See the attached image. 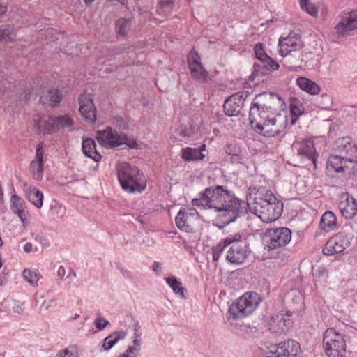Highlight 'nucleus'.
<instances>
[{"label": "nucleus", "instance_id": "obj_4", "mask_svg": "<svg viewBox=\"0 0 357 357\" xmlns=\"http://www.w3.org/2000/svg\"><path fill=\"white\" fill-rule=\"evenodd\" d=\"M118 180L121 188L127 192H141L146 188L144 175L139 169L127 162H121L116 167Z\"/></svg>", "mask_w": 357, "mask_h": 357}, {"label": "nucleus", "instance_id": "obj_24", "mask_svg": "<svg viewBox=\"0 0 357 357\" xmlns=\"http://www.w3.org/2000/svg\"><path fill=\"white\" fill-rule=\"evenodd\" d=\"M348 160L340 155H331L328 157L326 163V170L328 174L344 172L346 163Z\"/></svg>", "mask_w": 357, "mask_h": 357}, {"label": "nucleus", "instance_id": "obj_55", "mask_svg": "<svg viewBox=\"0 0 357 357\" xmlns=\"http://www.w3.org/2000/svg\"><path fill=\"white\" fill-rule=\"evenodd\" d=\"M121 273L123 275V276H124L125 278H132V273L126 268H121Z\"/></svg>", "mask_w": 357, "mask_h": 357}, {"label": "nucleus", "instance_id": "obj_8", "mask_svg": "<svg viewBox=\"0 0 357 357\" xmlns=\"http://www.w3.org/2000/svg\"><path fill=\"white\" fill-rule=\"evenodd\" d=\"M224 243L229 248L226 259L231 264H242L248 255V243L239 234L228 236L224 239Z\"/></svg>", "mask_w": 357, "mask_h": 357}, {"label": "nucleus", "instance_id": "obj_41", "mask_svg": "<svg viewBox=\"0 0 357 357\" xmlns=\"http://www.w3.org/2000/svg\"><path fill=\"white\" fill-rule=\"evenodd\" d=\"M301 7L304 11L313 17H316L318 14L317 8L309 0H301Z\"/></svg>", "mask_w": 357, "mask_h": 357}, {"label": "nucleus", "instance_id": "obj_31", "mask_svg": "<svg viewBox=\"0 0 357 357\" xmlns=\"http://www.w3.org/2000/svg\"><path fill=\"white\" fill-rule=\"evenodd\" d=\"M54 132H57L61 129L70 128L73 124V120L68 115L52 116Z\"/></svg>", "mask_w": 357, "mask_h": 357}, {"label": "nucleus", "instance_id": "obj_25", "mask_svg": "<svg viewBox=\"0 0 357 357\" xmlns=\"http://www.w3.org/2000/svg\"><path fill=\"white\" fill-rule=\"evenodd\" d=\"M11 210L17 214L23 224H26L29 220V212L25 208L24 201L17 195H13L10 198Z\"/></svg>", "mask_w": 357, "mask_h": 357}, {"label": "nucleus", "instance_id": "obj_58", "mask_svg": "<svg viewBox=\"0 0 357 357\" xmlns=\"http://www.w3.org/2000/svg\"><path fill=\"white\" fill-rule=\"evenodd\" d=\"M32 244L31 243H26L24 246V251L26 253L31 252Z\"/></svg>", "mask_w": 357, "mask_h": 357}, {"label": "nucleus", "instance_id": "obj_26", "mask_svg": "<svg viewBox=\"0 0 357 357\" xmlns=\"http://www.w3.org/2000/svg\"><path fill=\"white\" fill-rule=\"evenodd\" d=\"M127 332L123 330L116 331L107 336L100 343V351H109L119 341L124 340Z\"/></svg>", "mask_w": 357, "mask_h": 357}, {"label": "nucleus", "instance_id": "obj_54", "mask_svg": "<svg viewBox=\"0 0 357 357\" xmlns=\"http://www.w3.org/2000/svg\"><path fill=\"white\" fill-rule=\"evenodd\" d=\"M175 0H161L160 7L162 8H169L174 3Z\"/></svg>", "mask_w": 357, "mask_h": 357}, {"label": "nucleus", "instance_id": "obj_57", "mask_svg": "<svg viewBox=\"0 0 357 357\" xmlns=\"http://www.w3.org/2000/svg\"><path fill=\"white\" fill-rule=\"evenodd\" d=\"M153 270L156 273H159L161 270L160 264L159 262L154 261L153 264Z\"/></svg>", "mask_w": 357, "mask_h": 357}, {"label": "nucleus", "instance_id": "obj_16", "mask_svg": "<svg viewBox=\"0 0 357 357\" xmlns=\"http://www.w3.org/2000/svg\"><path fill=\"white\" fill-rule=\"evenodd\" d=\"M349 243L345 234H337L327 241L323 249V253L326 255L341 253L349 246Z\"/></svg>", "mask_w": 357, "mask_h": 357}, {"label": "nucleus", "instance_id": "obj_36", "mask_svg": "<svg viewBox=\"0 0 357 357\" xmlns=\"http://www.w3.org/2000/svg\"><path fill=\"white\" fill-rule=\"evenodd\" d=\"M130 28V20L121 18L116 22V30L118 35L126 36Z\"/></svg>", "mask_w": 357, "mask_h": 357}, {"label": "nucleus", "instance_id": "obj_42", "mask_svg": "<svg viewBox=\"0 0 357 357\" xmlns=\"http://www.w3.org/2000/svg\"><path fill=\"white\" fill-rule=\"evenodd\" d=\"M199 198H195L192 199V204L194 206L199 208L200 209L208 208L206 205V199H205L204 190L202 191L199 194Z\"/></svg>", "mask_w": 357, "mask_h": 357}, {"label": "nucleus", "instance_id": "obj_49", "mask_svg": "<svg viewBox=\"0 0 357 357\" xmlns=\"http://www.w3.org/2000/svg\"><path fill=\"white\" fill-rule=\"evenodd\" d=\"M264 68H263V65L261 63H254L253 65V73L252 76H259L260 75H264L265 73L264 72Z\"/></svg>", "mask_w": 357, "mask_h": 357}, {"label": "nucleus", "instance_id": "obj_1", "mask_svg": "<svg viewBox=\"0 0 357 357\" xmlns=\"http://www.w3.org/2000/svg\"><path fill=\"white\" fill-rule=\"evenodd\" d=\"M204 195L207 207L216 211L218 218L224 225L235 221L245 208V202L236 197L231 191L222 185L206 188Z\"/></svg>", "mask_w": 357, "mask_h": 357}, {"label": "nucleus", "instance_id": "obj_12", "mask_svg": "<svg viewBox=\"0 0 357 357\" xmlns=\"http://www.w3.org/2000/svg\"><path fill=\"white\" fill-rule=\"evenodd\" d=\"M264 237L268 250H273L287 245L292 236L289 228L282 227L267 229Z\"/></svg>", "mask_w": 357, "mask_h": 357}, {"label": "nucleus", "instance_id": "obj_52", "mask_svg": "<svg viewBox=\"0 0 357 357\" xmlns=\"http://www.w3.org/2000/svg\"><path fill=\"white\" fill-rule=\"evenodd\" d=\"M231 160L233 163L242 164L244 162V157L242 153H237L234 155L231 156Z\"/></svg>", "mask_w": 357, "mask_h": 357}, {"label": "nucleus", "instance_id": "obj_39", "mask_svg": "<svg viewBox=\"0 0 357 357\" xmlns=\"http://www.w3.org/2000/svg\"><path fill=\"white\" fill-rule=\"evenodd\" d=\"M23 278L32 286L36 285L40 279L38 274L35 271L26 268L23 271Z\"/></svg>", "mask_w": 357, "mask_h": 357}, {"label": "nucleus", "instance_id": "obj_62", "mask_svg": "<svg viewBox=\"0 0 357 357\" xmlns=\"http://www.w3.org/2000/svg\"><path fill=\"white\" fill-rule=\"evenodd\" d=\"M3 245V240L1 239V238L0 237V247H1Z\"/></svg>", "mask_w": 357, "mask_h": 357}, {"label": "nucleus", "instance_id": "obj_50", "mask_svg": "<svg viewBox=\"0 0 357 357\" xmlns=\"http://www.w3.org/2000/svg\"><path fill=\"white\" fill-rule=\"evenodd\" d=\"M225 151L230 156L241 153V151L238 146L232 144L228 145Z\"/></svg>", "mask_w": 357, "mask_h": 357}, {"label": "nucleus", "instance_id": "obj_35", "mask_svg": "<svg viewBox=\"0 0 357 357\" xmlns=\"http://www.w3.org/2000/svg\"><path fill=\"white\" fill-rule=\"evenodd\" d=\"M27 198L36 208H40L43 206V195L40 190L33 188Z\"/></svg>", "mask_w": 357, "mask_h": 357}, {"label": "nucleus", "instance_id": "obj_44", "mask_svg": "<svg viewBox=\"0 0 357 357\" xmlns=\"http://www.w3.org/2000/svg\"><path fill=\"white\" fill-rule=\"evenodd\" d=\"M227 248V245L224 243V239L220 241L216 246L212 249L213 260L217 261L224 250Z\"/></svg>", "mask_w": 357, "mask_h": 357}, {"label": "nucleus", "instance_id": "obj_43", "mask_svg": "<svg viewBox=\"0 0 357 357\" xmlns=\"http://www.w3.org/2000/svg\"><path fill=\"white\" fill-rule=\"evenodd\" d=\"M260 63H261L263 65V68L268 70L275 71L277 70L280 67L279 64L269 56H268L265 59L262 60Z\"/></svg>", "mask_w": 357, "mask_h": 357}, {"label": "nucleus", "instance_id": "obj_13", "mask_svg": "<svg viewBox=\"0 0 357 357\" xmlns=\"http://www.w3.org/2000/svg\"><path fill=\"white\" fill-rule=\"evenodd\" d=\"M332 150L348 160L354 162L357 155V146L351 138L343 137L337 139L333 144Z\"/></svg>", "mask_w": 357, "mask_h": 357}, {"label": "nucleus", "instance_id": "obj_56", "mask_svg": "<svg viewBox=\"0 0 357 357\" xmlns=\"http://www.w3.org/2000/svg\"><path fill=\"white\" fill-rule=\"evenodd\" d=\"M139 328L140 326L139 324V322L137 321L134 326L135 333L133 336V340L135 338V335L137 333L139 335V340L141 341V334L139 333Z\"/></svg>", "mask_w": 357, "mask_h": 357}, {"label": "nucleus", "instance_id": "obj_34", "mask_svg": "<svg viewBox=\"0 0 357 357\" xmlns=\"http://www.w3.org/2000/svg\"><path fill=\"white\" fill-rule=\"evenodd\" d=\"M204 157V155L197 149L188 147L182 150V158L185 160H202Z\"/></svg>", "mask_w": 357, "mask_h": 357}, {"label": "nucleus", "instance_id": "obj_40", "mask_svg": "<svg viewBox=\"0 0 357 357\" xmlns=\"http://www.w3.org/2000/svg\"><path fill=\"white\" fill-rule=\"evenodd\" d=\"M13 28L9 25L0 26V41L7 42L12 39Z\"/></svg>", "mask_w": 357, "mask_h": 357}, {"label": "nucleus", "instance_id": "obj_19", "mask_svg": "<svg viewBox=\"0 0 357 357\" xmlns=\"http://www.w3.org/2000/svg\"><path fill=\"white\" fill-rule=\"evenodd\" d=\"M43 144L40 143L36 147L35 157L30 165V171L33 178L37 181L42 180L43 176Z\"/></svg>", "mask_w": 357, "mask_h": 357}, {"label": "nucleus", "instance_id": "obj_51", "mask_svg": "<svg viewBox=\"0 0 357 357\" xmlns=\"http://www.w3.org/2000/svg\"><path fill=\"white\" fill-rule=\"evenodd\" d=\"M313 274L315 276H324L327 275V271L324 266H319L313 270Z\"/></svg>", "mask_w": 357, "mask_h": 357}, {"label": "nucleus", "instance_id": "obj_64", "mask_svg": "<svg viewBox=\"0 0 357 357\" xmlns=\"http://www.w3.org/2000/svg\"><path fill=\"white\" fill-rule=\"evenodd\" d=\"M296 119L291 120V123L294 124L296 123Z\"/></svg>", "mask_w": 357, "mask_h": 357}, {"label": "nucleus", "instance_id": "obj_15", "mask_svg": "<svg viewBox=\"0 0 357 357\" xmlns=\"http://www.w3.org/2000/svg\"><path fill=\"white\" fill-rule=\"evenodd\" d=\"M292 150L301 160H308L316 165V150L312 140L296 141L292 144Z\"/></svg>", "mask_w": 357, "mask_h": 357}, {"label": "nucleus", "instance_id": "obj_59", "mask_svg": "<svg viewBox=\"0 0 357 357\" xmlns=\"http://www.w3.org/2000/svg\"><path fill=\"white\" fill-rule=\"evenodd\" d=\"M7 11V7L6 5L0 3V15L6 13Z\"/></svg>", "mask_w": 357, "mask_h": 357}, {"label": "nucleus", "instance_id": "obj_63", "mask_svg": "<svg viewBox=\"0 0 357 357\" xmlns=\"http://www.w3.org/2000/svg\"><path fill=\"white\" fill-rule=\"evenodd\" d=\"M205 149V145L203 144L202 146H201V149H199L200 151L202 150V149Z\"/></svg>", "mask_w": 357, "mask_h": 357}, {"label": "nucleus", "instance_id": "obj_6", "mask_svg": "<svg viewBox=\"0 0 357 357\" xmlns=\"http://www.w3.org/2000/svg\"><path fill=\"white\" fill-rule=\"evenodd\" d=\"M257 119L254 128L261 135L266 137H273L284 130L287 125V119L280 112Z\"/></svg>", "mask_w": 357, "mask_h": 357}, {"label": "nucleus", "instance_id": "obj_27", "mask_svg": "<svg viewBox=\"0 0 357 357\" xmlns=\"http://www.w3.org/2000/svg\"><path fill=\"white\" fill-rule=\"evenodd\" d=\"M62 99L61 91L58 89H51L41 96L40 100L43 105L54 107L58 105Z\"/></svg>", "mask_w": 357, "mask_h": 357}, {"label": "nucleus", "instance_id": "obj_9", "mask_svg": "<svg viewBox=\"0 0 357 357\" xmlns=\"http://www.w3.org/2000/svg\"><path fill=\"white\" fill-rule=\"evenodd\" d=\"M323 345L328 357H344L346 342L344 336L334 328H328L324 335Z\"/></svg>", "mask_w": 357, "mask_h": 357}, {"label": "nucleus", "instance_id": "obj_28", "mask_svg": "<svg viewBox=\"0 0 357 357\" xmlns=\"http://www.w3.org/2000/svg\"><path fill=\"white\" fill-rule=\"evenodd\" d=\"M290 325V320L284 318L283 314H277L270 322V330L275 333L280 334L285 332Z\"/></svg>", "mask_w": 357, "mask_h": 357}, {"label": "nucleus", "instance_id": "obj_23", "mask_svg": "<svg viewBox=\"0 0 357 357\" xmlns=\"http://www.w3.org/2000/svg\"><path fill=\"white\" fill-rule=\"evenodd\" d=\"M338 208L342 213V215L345 218H353L357 211V203L356 200L347 195H342L340 197L338 204Z\"/></svg>", "mask_w": 357, "mask_h": 357}, {"label": "nucleus", "instance_id": "obj_14", "mask_svg": "<svg viewBox=\"0 0 357 357\" xmlns=\"http://www.w3.org/2000/svg\"><path fill=\"white\" fill-rule=\"evenodd\" d=\"M338 36H344L357 29V10L343 13L339 16V21L335 26Z\"/></svg>", "mask_w": 357, "mask_h": 357}, {"label": "nucleus", "instance_id": "obj_38", "mask_svg": "<svg viewBox=\"0 0 357 357\" xmlns=\"http://www.w3.org/2000/svg\"><path fill=\"white\" fill-rule=\"evenodd\" d=\"M66 273L65 268L63 266H60L57 270V277L61 280H68V283L70 284L76 277V273L70 269L66 276Z\"/></svg>", "mask_w": 357, "mask_h": 357}, {"label": "nucleus", "instance_id": "obj_47", "mask_svg": "<svg viewBox=\"0 0 357 357\" xmlns=\"http://www.w3.org/2000/svg\"><path fill=\"white\" fill-rule=\"evenodd\" d=\"M109 321L103 317H98L94 321V324L98 330H103L109 325Z\"/></svg>", "mask_w": 357, "mask_h": 357}, {"label": "nucleus", "instance_id": "obj_7", "mask_svg": "<svg viewBox=\"0 0 357 357\" xmlns=\"http://www.w3.org/2000/svg\"><path fill=\"white\" fill-rule=\"evenodd\" d=\"M261 301L260 296L257 293H245L230 306L229 313L234 319L245 318L253 313Z\"/></svg>", "mask_w": 357, "mask_h": 357}, {"label": "nucleus", "instance_id": "obj_29", "mask_svg": "<svg viewBox=\"0 0 357 357\" xmlns=\"http://www.w3.org/2000/svg\"><path fill=\"white\" fill-rule=\"evenodd\" d=\"M82 149L86 157L93 159L95 162H98L100 160L101 155L97 151L96 142L93 139H83Z\"/></svg>", "mask_w": 357, "mask_h": 357}, {"label": "nucleus", "instance_id": "obj_46", "mask_svg": "<svg viewBox=\"0 0 357 357\" xmlns=\"http://www.w3.org/2000/svg\"><path fill=\"white\" fill-rule=\"evenodd\" d=\"M255 53L257 59L261 62L262 60L265 59L268 55L264 50L262 43H257L254 47Z\"/></svg>", "mask_w": 357, "mask_h": 357}, {"label": "nucleus", "instance_id": "obj_53", "mask_svg": "<svg viewBox=\"0 0 357 357\" xmlns=\"http://www.w3.org/2000/svg\"><path fill=\"white\" fill-rule=\"evenodd\" d=\"M53 302H54V300H50L47 303L45 301H44L43 302L41 306L39 307L40 312H46V311L49 310V309L51 307L52 303Z\"/></svg>", "mask_w": 357, "mask_h": 357}, {"label": "nucleus", "instance_id": "obj_18", "mask_svg": "<svg viewBox=\"0 0 357 357\" xmlns=\"http://www.w3.org/2000/svg\"><path fill=\"white\" fill-rule=\"evenodd\" d=\"M197 215V211L193 208H181L175 218L176 226L185 231L192 230L193 220L195 219Z\"/></svg>", "mask_w": 357, "mask_h": 357}, {"label": "nucleus", "instance_id": "obj_11", "mask_svg": "<svg viewBox=\"0 0 357 357\" xmlns=\"http://www.w3.org/2000/svg\"><path fill=\"white\" fill-rule=\"evenodd\" d=\"M264 354L266 357H301L302 351L298 342L288 340L268 346Z\"/></svg>", "mask_w": 357, "mask_h": 357}, {"label": "nucleus", "instance_id": "obj_48", "mask_svg": "<svg viewBox=\"0 0 357 357\" xmlns=\"http://www.w3.org/2000/svg\"><path fill=\"white\" fill-rule=\"evenodd\" d=\"M23 311V303H21L20 301L14 302L13 305L10 309V312L14 314H22Z\"/></svg>", "mask_w": 357, "mask_h": 357}, {"label": "nucleus", "instance_id": "obj_20", "mask_svg": "<svg viewBox=\"0 0 357 357\" xmlns=\"http://www.w3.org/2000/svg\"><path fill=\"white\" fill-rule=\"evenodd\" d=\"M188 63L193 77L201 80L206 79L208 72L200 63V57L197 52H190L188 55Z\"/></svg>", "mask_w": 357, "mask_h": 357}, {"label": "nucleus", "instance_id": "obj_60", "mask_svg": "<svg viewBox=\"0 0 357 357\" xmlns=\"http://www.w3.org/2000/svg\"><path fill=\"white\" fill-rule=\"evenodd\" d=\"M95 0H84V3L87 5H89L91 4V3H93Z\"/></svg>", "mask_w": 357, "mask_h": 357}, {"label": "nucleus", "instance_id": "obj_32", "mask_svg": "<svg viewBox=\"0 0 357 357\" xmlns=\"http://www.w3.org/2000/svg\"><path fill=\"white\" fill-rule=\"evenodd\" d=\"M337 225V218L331 211L325 212L321 218L320 226L325 231L333 230Z\"/></svg>", "mask_w": 357, "mask_h": 357}, {"label": "nucleus", "instance_id": "obj_45", "mask_svg": "<svg viewBox=\"0 0 357 357\" xmlns=\"http://www.w3.org/2000/svg\"><path fill=\"white\" fill-rule=\"evenodd\" d=\"M73 349V347H67L58 351L54 357H78L77 352H74Z\"/></svg>", "mask_w": 357, "mask_h": 357}, {"label": "nucleus", "instance_id": "obj_3", "mask_svg": "<svg viewBox=\"0 0 357 357\" xmlns=\"http://www.w3.org/2000/svg\"><path fill=\"white\" fill-rule=\"evenodd\" d=\"M284 107H285L284 101L276 93L263 92L256 95L250 107V125L254 126L258 118L280 112Z\"/></svg>", "mask_w": 357, "mask_h": 357}, {"label": "nucleus", "instance_id": "obj_10", "mask_svg": "<svg viewBox=\"0 0 357 357\" xmlns=\"http://www.w3.org/2000/svg\"><path fill=\"white\" fill-rule=\"evenodd\" d=\"M98 142L105 146L111 148L118 147L126 144L131 149H136L137 144L133 139H130L126 135H120L111 127H107L102 130H98L96 132Z\"/></svg>", "mask_w": 357, "mask_h": 357}, {"label": "nucleus", "instance_id": "obj_37", "mask_svg": "<svg viewBox=\"0 0 357 357\" xmlns=\"http://www.w3.org/2000/svg\"><path fill=\"white\" fill-rule=\"evenodd\" d=\"M290 112L292 116H299L304 112V107L302 102L297 98H293L290 104Z\"/></svg>", "mask_w": 357, "mask_h": 357}, {"label": "nucleus", "instance_id": "obj_33", "mask_svg": "<svg viewBox=\"0 0 357 357\" xmlns=\"http://www.w3.org/2000/svg\"><path fill=\"white\" fill-rule=\"evenodd\" d=\"M165 280L174 294L179 295L181 298L185 297V289L182 287L181 282L175 276L166 278Z\"/></svg>", "mask_w": 357, "mask_h": 357}, {"label": "nucleus", "instance_id": "obj_22", "mask_svg": "<svg viewBox=\"0 0 357 357\" xmlns=\"http://www.w3.org/2000/svg\"><path fill=\"white\" fill-rule=\"evenodd\" d=\"M33 128L38 134L54 133L52 116L36 115L33 117Z\"/></svg>", "mask_w": 357, "mask_h": 357}, {"label": "nucleus", "instance_id": "obj_30", "mask_svg": "<svg viewBox=\"0 0 357 357\" xmlns=\"http://www.w3.org/2000/svg\"><path fill=\"white\" fill-rule=\"evenodd\" d=\"M296 84L302 91L311 95H317L321 91V87L317 83L303 77H298Z\"/></svg>", "mask_w": 357, "mask_h": 357}, {"label": "nucleus", "instance_id": "obj_17", "mask_svg": "<svg viewBox=\"0 0 357 357\" xmlns=\"http://www.w3.org/2000/svg\"><path fill=\"white\" fill-rule=\"evenodd\" d=\"M79 111L82 117L89 123H94L96 120V115L91 94L82 93L79 97Z\"/></svg>", "mask_w": 357, "mask_h": 357}, {"label": "nucleus", "instance_id": "obj_5", "mask_svg": "<svg viewBox=\"0 0 357 357\" xmlns=\"http://www.w3.org/2000/svg\"><path fill=\"white\" fill-rule=\"evenodd\" d=\"M303 47L301 36L294 31H291L288 36H281L278 41L279 54L285 57L289 56L287 62L292 67H301L303 63V54L300 52Z\"/></svg>", "mask_w": 357, "mask_h": 357}, {"label": "nucleus", "instance_id": "obj_21", "mask_svg": "<svg viewBox=\"0 0 357 357\" xmlns=\"http://www.w3.org/2000/svg\"><path fill=\"white\" fill-rule=\"evenodd\" d=\"M243 105L241 96L237 93L228 97L223 105L225 114L228 116H236L240 113Z\"/></svg>", "mask_w": 357, "mask_h": 357}, {"label": "nucleus", "instance_id": "obj_61", "mask_svg": "<svg viewBox=\"0 0 357 357\" xmlns=\"http://www.w3.org/2000/svg\"><path fill=\"white\" fill-rule=\"evenodd\" d=\"M321 98H324V99H327L328 100H329V97L327 96V94H322L321 95Z\"/></svg>", "mask_w": 357, "mask_h": 357}, {"label": "nucleus", "instance_id": "obj_2", "mask_svg": "<svg viewBox=\"0 0 357 357\" xmlns=\"http://www.w3.org/2000/svg\"><path fill=\"white\" fill-rule=\"evenodd\" d=\"M250 212L264 222H271L280 218L283 211V203L268 190L258 191L251 204L245 202Z\"/></svg>", "mask_w": 357, "mask_h": 357}]
</instances>
